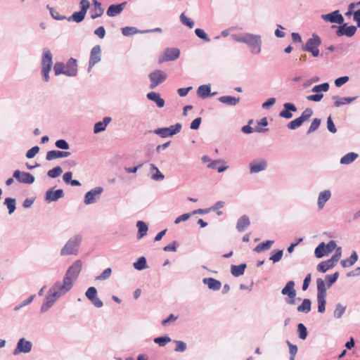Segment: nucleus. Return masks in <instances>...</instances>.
Returning a JSON list of instances; mask_svg holds the SVG:
<instances>
[{
    "mask_svg": "<svg viewBox=\"0 0 360 360\" xmlns=\"http://www.w3.org/2000/svg\"><path fill=\"white\" fill-rule=\"evenodd\" d=\"M231 38L237 41L245 44L252 54H259L262 51V36L252 33H243L232 34Z\"/></svg>",
    "mask_w": 360,
    "mask_h": 360,
    "instance_id": "f257e3e1",
    "label": "nucleus"
},
{
    "mask_svg": "<svg viewBox=\"0 0 360 360\" xmlns=\"http://www.w3.org/2000/svg\"><path fill=\"white\" fill-rule=\"evenodd\" d=\"M82 264L80 260H76L67 270L63 278V283L59 282V286L62 290L68 292L73 286L74 281L77 280Z\"/></svg>",
    "mask_w": 360,
    "mask_h": 360,
    "instance_id": "f03ea898",
    "label": "nucleus"
},
{
    "mask_svg": "<svg viewBox=\"0 0 360 360\" xmlns=\"http://www.w3.org/2000/svg\"><path fill=\"white\" fill-rule=\"evenodd\" d=\"M68 292L65 290H62L59 286V281L56 282L53 285L49 290L48 294L46 295L44 302L42 304L40 311L41 313L46 312L56 300L62 295L66 294Z\"/></svg>",
    "mask_w": 360,
    "mask_h": 360,
    "instance_id": "7ed1b4c3",
    "label": "nucleus"
},
{
    "mask_svg": "<svg viewBox=\"0 0 360 360\" xmlns=\"http://www.w3.org/2000/svg\"><path fill=\"white\" fill-rule=\"evenodd\" d=\"M81 241L82 236L80 235H75L71 237L61 249L60 255H77Z\"/></svg>",
    "mask_w": 360,
    "mask_h": 360,
    "instance_id": "20e7f679",
    "label": "nucleus"
},
{
    "mask_svg": "<svg viewBox=\"0 0 360 360\" xmlns=\"http://www.w3.org/2000/svg\"><path fill=\"white\" fill-rule=\"evenodd\" d=\"M53 65V56L51 51L47 49H43L41 58V74L43 79L45 82L49 81V72Z\"/></svg>",
    "mask_w": 360,
    "mask_h": 360,
    "instance_id": "39448f33",
    "label": "nucleus"
},
{
    "mask_svg": "<svg viewBox=\"0 0 360 360\" xmlns=\"http://www.w3.org/2000/svg\"><path fill=\"white\" fill-rule=\"evenodd\" d=\"M321 44V39L320 37L316 34H313L312 37L302 46V49L304 51L311 52L314 57H318L320 55L319 46Z\"/></svg>",
    "mask_w": 360,
    "mask_h": 360,
    "instance_id": "423d86ee",
    "label": "nucleus"
},
{
    "mask_svg": "<svg viewBox=\"0 0 360 360\" xmlns=\"http://www.w3.org/2000/svg\"><path fill=\"white\" fill-rule=\"evenodd\" d=\"M342 256V248L338 247L336 248V251L335 254L331 257V258L321 262L317 266V270L320 272L325 273L328 269L333 268L337 262L340 260Z\"/></svg>",
    "mask_w": 360,
    "mask_h": 360,
    "instance_id": "0eeeda50",
    "label": "nucleus"
},
{
    "mask_svg": "<svg viewBox=\"0 0 360 360\" xmlns=\"http://www.w3.org/2000/svg\"><path fill=\"white\" fill-rule=\"evenodd\" d=\"M294 286V281H290L281 290V293L283 295L288 296V298L285 300V302L290 305L295 304L296 302V290H295Z\"/></svg>",
    "mask_w": 360,
    "mask_h": 360,
    "instance_id": "6e6552de",
    "label": "nucleus"
},
{
    "mask_svg": "<svg viewBox=\"0 0 360 360\" xmlns=\"http://www.w3.org/2000/svg\"><path fill=\"white\" fill-rule=\"evenodd\" d=\"M150 81V88L154 89L167 79V74L160 70H156L148 75Z\"/></svg>",
    "mask_w": 360,
    "mask_h": 360,
    "instance_id": "1a4fd4ad",
    "label": "nucleus"
},
{
    "mask_svg": "<svg viewBox=\"0 0 360 360\" xmlns=\"http://www.w3.org/2000/svg\"><path fill=\"white\" fill-rule=\"evenodd\" d=\"M103 191V188L98 186L86 192L84 195V203L86 205L95 203L99 200Z\"/></svg>",
    "mask_w": 360,
    "mask_h": 360,
    "instance_id": "9d476101",
    "label": "nucleus"
},
{
    "mask_svg": "<svg viewBox=\"0 0 360 360\" xmlns=\"http://www.w3.org/2000/svg\"><path fill=\"white\" fill-rule=\"evenodd\" d=\"M179 55L180 51L177 48H167L165 50L163 55L160 57L159 63L175 60Z\"/></svg>",
    "mask_w": 360,
    "mask_h": 360,
    "instance_id": "9b49d317",
    "label": "nucleus"
},
{
    "mask_svg": "<svg viewBox=\"0 0 360 360\" xmlns=\"http://www.w3.org/2000/svg\"><path fill=\"white\" fill-rule=\"evenodd\" d=\"M101 49L99 45L94 46L90 53V59L89 61V67H88V71L89 72L91 68L97 63H98L101 59Z\"/></svg>",
    "mask_w": 360,
    "mask_h": 360,
    "instance_id": "f8f14e48",
    "label": "nucleus"
},
{
    "mask_svg": "<svg viewBox=\"0 0 360 360\" xmlns=\"http://www.w3.org/2000/svg\"><path fill=\"white\" fill-rule=\"evenodd\" d=\"M85 295L96 307L101 308L103 306V302L97 297V290L95 287H89Z\"/></svg>",
    "mask_w": 360,
    "mask_h": 360,
    "instance_id": "ddd939ff",
    "label": "nucleus"
},
{
    "mask_svg": "<svg viewBox=\"0 0 360 360\" xmlns=\"http://www.w3.org/2000/svg\"><path fill=\"white\" fill-rule=\"evenodd\" d=\"M32 344L30 341L26 340L25 338H21L18 340L17 346L13 350V354L17 355L21 352L28 353L31 351Z\"/></svg>",
    "mask_w": 360,
    "mask_h": 360,
    "instance_id": "4468645a",
    "label": "nucleus"
},
{
    "mask_svg": "<svg viewBox=\"0 0 360 360\" xmlns=\"http://www.w3.org/2000/svg\"><path fill=\"white\" fill-rule=\"evenodd\" d=\"M321 18L326 22L342 24L344 22V18L342 14L340 13L338 10L333 11L328 14H323L321 15Z\"/></svg>",
    "mask_w": 360,
    "mask_h": 360,
    "instance_id": "2eb2a0df",
    "label": "nucleus"
},
{
    "mask_svg": "<svg viewBox=\"0 0 360 360\" xmlns=\"http://www.w3.org/2000/svg\"><path fill=\"white\" fill-rule=\"evenodd\" d=\"M356 31V27L354 25L347 26V23H342L338 27L336 35L338 37L346 36L351 37L354 35Z\"/></svg>",
    "mask_w": 360,
    "mask_h": 360,
    "instance_id": "dca6fc26",
    "label": "nucleus"
},
{
    "mask_svg": "<svg viewBox=\"0 0 360 360\" xmlns=\"http://www.w3.org/2000/svg\"><path fill=\"white\" fill-rule=\"evenodd\" d=\"M63 196L64 192L63 189L53 191V188H50L45 193V200L47 202H56Z\"/></svg>",
    "mask_w": 360,
    "mask_h": 360,
    "instance_id": "f3484780",
    "label": "nucleus"
},
{
    "mask_svg": "<svg viewBox=\"0 0 360 360\" xmlns=\"http://www.w3.org/2000/svg\"><path fill=\"white\" fill-rule=\"evenodd\" d=\"M65 75L68 77L76 76L77 74V60L73 58H70L65 66Z\"/></svg>",
    "mask_w": 360,
    "mask_h": 360,
    "instance_id": "a211bd4d",
    "label": "nucleus"
},
{
    "mask_svg": "<svg viewBox=\"0 0 360 360\" xmlns=\"http://www.w3.org/2000/svg\"><path fill=\"white\" fill-rule=\"evenodd\" d=\"M267 167V162L264 160L260 161H252L250 163V174L259 173Z\"/></svg>",
    "mask_w": 360,
    "mask_h": 360,
    "instance_id": "6ab92c4d",
    "label": "nucleus"
},
{
    "mask_svg": "<svg viewBox=\"0 0 360 360\" xmlns=\"http://www.w3.org/2000/svg\"><path fill=\"white\" fill-rule=\"evenodd\" d=\"M127 5V2H122L119 4H112L110 5L106 12V14L109 17H115L119 14H120L122 11L124 9Z\"/></svg>",
    "mask_w": 360,
    "mask_h": 360,
    "instance_id": "aec40b11",
    "label": "nucleus"
},
{
    "mask_svg": "<svg viewBox=\"0 0 360 360\" xmlns=\"http://www.w3.org/2000/svg\"><path fill=\"white\" fill-rule=\"evenodd\" d=\"M284 109L279 113V116L285 119H290L292 117L291 112H296L297 107L291 103H285L283 104Z\"/></svg>",
    "mask_w": 360,
    "mask_h": 360,
    "instance_id": "412c9836",
    "label": "nucleus"
},
{
    "mask_svg": "<svg viewBox=\"0 0 360 360\" xmlns=\"http://www.w3.org/2000/svg\"><path fill=\"white\" fill-rule=\"evenodd\" d=\"M70 155V152L53 150L47 152L46 155V160L48 161H51L58 158H67Z\"/></svg>",
    "mask_w": 360,
    "mask_h": 360,
    "instance_id": "4be33fe9",
    "label": "nucleus"
},
{
    "mask_svg": "<svg viewBox=\"0 0 360 360\" xmlns=\"http://www.w3.org/2000/svg\"><path fill=\"white\" fill-rule=\"evenodd\" d=\"M331 198V192L330 190H324L319 193L317 200V205L319 209L321 210L324 207L327 201Z\"/></svg>",
    "mask_w": 360,
    "mask_h": 360,
    "instance_id": "5701e85b",
    "label": "nucleus"
},
{
    "mask_svg": "<svg viewBox=\"0 0 360 360\" xmlns=\"http://www.w3.org/2000/svg\"><path fill=\"white\" fill-rule=\"evenodd\" d=\"M92 4L94 5V8H91L90 11L91 18L96 19L103 14L104 9L102 8L101 3L96 0H93Z\"/></svg>",
    "mask_w": 360,
    "mask_h": 360,
    "instance_id": "b1692460",
    "label": "nucleus"
},
{
    "mask_svg": "<svg viewBox=\"0 0 360 360\" xmlns=\"http://www.w3.org/2000/svg\"><path fill=\"white\" fill-rule=\"evenodd\" d=\"M210 91V84H203L198 88L197 95L200 98H205L217 94V92L211 93Z\"/></svg>",
    "mask_w": 360,
    "mask_h": 360,
    "instance_id": "393cba45",
    "label": "nucleus"
},
{
    "mask_svg": "<svg viewBox=\"0 0 360 360\" xmlns=\"http://www.w3.org/2000/svg\"><path fill=\"white\" fill-rule=\"evenodd\" d=\"M202 283L207 285L209 289L217 291L221 287V283L219 281L213 278H205L202 279Z\"/></svg>",
    "mask_w": 360,
    "mask_h": 360,
    "instance_id": "a878e982",
    "label": "nucleus"
},
{
    "mask_svg": "<svg viewBox=\"0 0 360 360\" xmlns=\"http://www.w3.org/2000/svg\"><path fill=\"white\" fill-rule=\"evenodd\" d=\"M357 98V96L354 97H339L338 96H333V99L335 100L334 105L337 108L341 105L349 104Z\"/></svg>",
    "mask_w": 360,
    "mask_h": 360,
    "instance_id": "bb28decb",
    "label": "nucleus"
},
{
    "mask_svg": "<svg viewBox=\"0 0 360 360\" xmlns=\"http://www.w3.org/2000/svg\"><path fill=\"white\" fill-rule=\"evenodd\" d=\"M150 173L151 174L150 178L153 181H161L165 179V175L154 164L150 165Z\"/></svg>",
    "mask_w": 360,
    "mask_h": 360,
    "instance_id": "cd10ccee",
    "label": "nucleus"
},
{
    "mask_svg": "<svg viewBox=\"0 0 360 360\" xmlns=\"http://www.w3.org/2000/svg\"><path fill=\"white\" fill-rule=\"evenodd\" d=\"M219 101L223 104L230 106H235L240 102V98L231 96H222L218 98Z\"/></svg>",
    "mask_w": 360,
    "mask_h": 360,
    "instance_id": "c85d7f7f",
    "label": "nucleus"
},
{
    "mask_svg": "<svg viewBox=\"0 0 360 360\" xmlns=\"http://www.w3.org/2000/svg\"><path fill=\"white\" fill-rule=\"evenodd\" d=\"M111 117H105L103 119V121L96 122L94 127V132L95 134H98L101 131H103L105 129L107 125L111 122Z\"/></svg>",
    "mask_w": 360,
    "mask_h": 360,
    "instance_id": "c756f323",
    "label": "nucleus"
},
{
    "mask_svg": "<svg viewBox=\"0 0 360 360\" xmlns=\"http://www.w3.org/2000/svg\"><path fill=\"white\" fill-rule=\"evenodd\" d=\"M250 224L248 216L244 214L240 217L236 224V229L239 232L244 231L245 229Z\"/></svg>",
    "mask_w": 360,
    "mask_h": 360,
    "instance_id": "7c9ffc66",
    "label": "nucleus"
},
{
    "mask_svg": "<svg viewBox=\"0 0 360 360\" xmlns=\"http://www.w3.org/2000/svg\"><path fill=\"white\" fill-rule=\"evenodd\" d=\"M148 99L154 101L158 107L163 108L165 105V101L160 97V94L151 91L147 94Z\"/></svg>",
    "mask_w": 360,
    "mask_h": 360,
    "instance_id": "2f4dec72",
    "label": "nucleus"
},
{
    "mask_svg": "<svg viewBox=\"0 0 360 360\" xmlns=\"http://www.w3.org/2000/svg\"><path fill=\"white\" fill-rule=\"evenodd\" d=\"M358 158V154L354 152H350L340 158V163L341 165H347L353 162Z\"/></svg>",
    "mask_w": 360,
    "mask_h": 360,
    "instance_id": "473e14b6",
    "label": "nucleus"
},
{
    "mask_svg": "<svg viewBox=\"0 0 360 360\" xmlns=\"http://www.w3.org/2000/svg\"><path fill=\"white\" fill-rule=\"evenodd\" d=\"M246 267V264H241L240 265H231V273L235 277L240 276L244 274Z\"/></svg>",
    "mask_w": 360,
    "mask_h": 360,
    "instance_id": "72a5a7b5",
    "label": "nucleus"
},
{
    "mask_svg": "<svg viewBox=\"0 0 360 360\" xmlns=\"http://www.w3.org/2000/svg\"><path fill=\"white\" fill-rule=\"evenodd\" d=\"M136 226L138 228L137 238L141 239L147 234L148 225L143 221H138Z\"/></svg>",
    "mask_w": 360,
    "mask_h": 360,
    "instance_id": "f704fd0d",
    "label": "nucleus"
},
{
    "mask_svg": "<svg viewBox=\"0 0 360 360\" xmlns=\"http://www.w3.org/2000/svg\"><path fill=\"white\" fill-rule=\"evenodd\" d=\"M311 302L309 299L305 298L303 300L302 304L297 307V311L299 312H302L304 314H307L311 311Z\"/></svg>",
    "mask_w": 360,
    "mask_h": 360,
    "instance_id": "c9c22d12",
    "label": "nucleus"
},
{
    "mask_svg": "<svg viewBox=\"0 0 360 360\" xmlns=\"http://www.w3.org/2000/svg\"><path fill=\"white\" fill-rule=\"evenodd\" d=\"M317 297H326V288L325 282L322 278H317Z\"/></svg>",
    "mask_w": 360,
    "mask_h": 360,
    "instance_id": "e433bc0d",
    "label": "nucleus"
},
{
    "mask_svg": "<svg viewBox=\"0 0 360 360\" xmlns=\"http://www.w3.org/2000/svg\"><path fill=\"white\" fill-rule=\"evenodd\" d=\"M358 259L357 254L355 251H353L350 257L347 259H343L341 261V265L342 267H348L353 265Z\"/></svg>",
    "mask_w": 360,
    "mask_h": 360,
    "instance_id": "4c0bfd02",
    "label": "nucleus"
},
{
    "mask_svg": "<svg viewBox=\"0 0 360 360\" xmlns=\"http://www.w3.org/2000/svg\"><path fill=\"white\" fill-rule=\"evenodd\" d=\"M274 243V240H266L258 244L255 248L254 251L256 252H261L262 251L268 250Z\"/></svg>",
    "mask_w": 360,
    "mask_h": 360,
    "instance_id": "58836bf2",
    "label": "nucleus"
},
{
    "mask_svg": "<svg viewBox=\"0 0 360 360\" xmlns=\"http://www.w3.org/2000/svg\"><path fill=\"white\" fill-rule=\"evenodd\" d=\"M34 180L35 178L32 174L29 172H22V174L20 177V179H19V182L26 184H32V183H34Z\"/></svg>",
    "mask_w": 360,
    "mask_h": 360,
    "instance_id": "ea45409f",
    "label": "nucleus"
},
{
    "mask_svg": "<svg viewBox=\"0 0 360 360\" xmlns=\"http://www.w3.org/2000/svg\"><path fill=\"white\" fill-rule=\"evenodd\" d=\"M4 205L8 210V214H11L16 209V200L15 198H6L4 200Z\"/></svg>",
    "mask_w": 360,
    "mask_h": 360,
    "instance_id": "a19ab883",
    "label": "nucleus"
},
{
    "mask_svg": "<svg viewBox=\"0 0 360 360\" xmlns=\"http://www.w3.org/2000/svg\"><path fill=\"white\" fill-rule=\"evenodd\" d=\"M63 173V169L60 166H56L51 169H49L47 172V176L49 178L55 179L60 176Z\"/></svg>",
    "mask_w": 360,
    "mask_h": 360,
    "instance_id": "79ce46f5",
    "label": "nucleus"
},
{
    "mask_svg": "<svg viewBox=\"0 0 360 360\" xmlns=\"http://www.w3.org/2000/svg\"><path fill=\"white\" fill-rule=\"evenodd\" d=\"M137 33H143V31L139 30L134 27H124L122 28V34L124 36H131Z\"/></svg>",
    "mask_w": 360,
    "mask_h": 360,
    "instance_id": "37998d69",
    "label": "nucleus"
},
{
    "mask_svg": "<svg viewBox=\"0 0 360 360\" xmlns=\"http://www.w3.org/2000/svg\"><path fill=\"white\" fill-rule=\"evenodd\" d=\"M134 269L141 271L147 268L146 259L144 257H141L133 264Z\"/></svg>",
    "mask_w": 360,
    "mask_h": 360,
    "instance_id": "c03bdc74",
    "label": "nucleus"
},
{
    "mask_svg": "<svg viewBox=\"0 0 360 360\" xmlns=\"http://www.w3.org/2000/svg\"><path fill=\"white\" fill-rule=\"evenodd\" d=\"M315 256L317 258H321L325 255H327L326 250L325 248V243L323 242L321 243L315 249L314 251Z\"/></svg>",
    "mask_w": 360,
    "mask_h": 360,
    "instance_id": "a18cd8bd",
    "label": "nucleus"
},
{
    "mask_svg": "<svg viewBox=\"0 0 360 360\" xmlns=\"http://www.w3.org/2000/svg\"><path fill=\"white\" fill-rule=\"evenodd\" d=\"M86 14L82 11L75 12L68 18V21H75L76 22H81L85 18Z\"/></svg>",
    "mask_w": 360,
    "mask_h": 360,
    "instance_id": "49530a36",
    "label": "nucleus"
},
{
    "mask_svg": "<svg viewBox=\"0 0 360 360\" xmlns=\"http://www.w3.org/2000/svg\"><path fill=\"white\" fill-rule=\"evenodd\" d=\"M148 132L159 135L162 138L171 136L167 127L158 128L153 131L150 130Z\"/></svg>",
    "mask_w": 360,
    "mask_h": 360,
    "instance_id": "de8ad7c7",
    "label": "nucleus"
},
{
    "mask_svg": "<svg viewBox=\"0 0 360 360\" xmlns=\"http://www.w3.org/2000/svg\"><path fill=\"white\" fill-rule=\"evenodd\" d=\"M346 310V307L342 305L340 303H338L335 306V309L333 312V316L336 319H340L344 314Z\"/></svg>",
    "mask_w": 360,
    "mask_h": 360,
    "instance_id": "09e8293b",
    "label": "nucleus"
},
{
    "mask_svg": "<svg viewBox=\"0 0 360 360\" xmlns=\"http://www.w3.org/2000/svg\"><path fill=\"white\" fill-rule=\"evenodd\" d=\"M172 341V339L167 336H160L154 339V342L159 345L160 347L165 346L167 343Z\"/></svg>",
    "mask_w": 360,
    "mask_h": 360,
    "instance_id": "8fccbe9b",
    "label": "nucleus"
},
{
    "mask_svg": "<svg viewBox=\"0 0 360 360\" xmlns=\"http://www.w3.org/2000/svg\"><path fill=\"white\" fill-rule=\"evenodd\" d=\"M328 89H329V84L327 82H325V83L314 86L312 88L311 91L314 92V93L319 94L321 91L326 92L328 91Z\"/></svg>",
    "mask_w": 360,
    "mask_h": 360,
    "instance_id": "3c124183",
    "label": "nucleus"
},
{
    "mask_svg": "<svg viewBox=\"0 0 360 360\" xmlns=\"http://www.w3.org/2000/svg\"><path fill=\"white\" fill-rule=\"evenodd\" d=\"M303 122H304L301 119L300 117H299L295 119L294 120L290 122L288 124L287 127L289 129L293 130V129H295L300 127L302 124Z\"/></svg>",
    "mask_w": 360,
    "mask_h": 360,
    "instance_id": "603ef678",
    "label": "nucleus"
},
{
    "mask_svg": "<svg viewBox=\"0 0 360 360\" xmlns=\"http://www.w3.org/2000/svg\"><path fill=\"white\" fill-rule=\"evenodd\" d=\"M297 332L299 334V338L301 340H305L307 337V330L305 326L303 323H299L297 325Z\"/></svg>",
    "mask_w": 360,
    "mask_h": 360,
    "instance_id": "864d4df0",
    "label": "nucleus"
},
{
    "mask_svg": "<svg viewBox=\"0 0 360 360\" xmlns=\"http://www.w3.org/2000/svg\"><path fill=\"white\" fill-rule=\"evenodd\" d=\"M179 18H180L181 22L183 25L188 26L189 28H193L194 27V22H193V20H192L191 19L187 18L185 15L184 13H182L180 15Z\"/></svg>",
    "mask_w": 360,
    "mask_h": 360,
    "instance_id": "5fc2aeb1",
    "label": "nucleus"
},
{
    "mask_svg": "<svg viewBox=\"0 0 360 360\" xmlns=\"http://www.w3.org/2000/svg\"><path fill=\"white\" fill-rule=\"evenodd\" d=\"M53 70L56 75H59L60 74L65 75V66L61 62H57L55 63Z\"/></svg>",
    "mask_w": 360,
    "mask_h": 360,
    "instance_id": "6e6d98bb",
    "label": "nucleus"
},
{
    "mask_svg": "<svg viewBox=\"0 0 360 360\" xmlns=\"http://www.w3.org/2000/svg\"><path fill=\"white\" fill-rule=\"evenodd\" d=\"M321 124V119L319 118H314L311 123L310 127H309L307 130V134H309L314 131H315L320 126Z\"/></svg>",
    "mask_w": 360,
    "mask_h": 360,
    "instance_id": "4d7b16f0",
    "label": "nucleus"
},
{
    "mask_svg": "<svg viewBox=\"0 0 360 360\" xmlns=\"http://www.w3.org/2000/svg\"><path fill=\"white\" fill-rule=\"evenodd\" d=\"M47 8L49 10L50 14L53 19L57 20H63L66 19L65 15H60L58 11H56L53 8L50 7L49 5H47Z\"/></svg>",
    "mask_w": 360,
    "mask_h": 360,
    "instance_id": "13d9d810",
    "label": "nucleus"
},
{
    "mask_svg": "<svg viewBox=\"0 0 360 360\" xmlns=\"http://www.w3.org/2000/svg\"><path fill=\"white\" fill-rule=\"evenodd\" d=\"M326 297H317L318 311L323 313L326 311Z\"/></svg>",
    "mask_w": 360,
    "mask_h": 360,
    "instance_id": "bf43d9fd",
    "label": "nucleus"
},
{
    "mask_svg": "<svg viewBox=\"0 0 360 360\" xmlns=\"http://www.w3.org/2000/svg\"><path fill=\"white\" fill-rule=\"evenodd\" d=\"M181 124L180 123H176L174 125H171L169 127H167L169 132L170 134V136H172L176 134H178L181 129Z\"/></svg>",
    "mask_w": 360,
    "mask_h": 360,
    "instance_id": "052dcab7",
    "label": "nucleus"
},
{
    "mask_svg": "<svg viewBox=\"0 0 360 360\" xmlns=\"http://www.w3.org/2000/svg\"><path fill=\"white\" fill-rule=\"evenodd\" d=\"M195 34L200 39L204 40L205 41L209 42L210 41V37L207 36V34L205 32V31L202 29L197 28L195 30Z\"/></svg>",
    "mask_w": 360,
    "mask_h": 360,
    "instance_id": "680f3d73",
    "label": "nucleus"
},
{
    "mask_svg": "<svg viewBox=\"0 0 360 360\" xmlns=\"http://www.w3.org/2000/svg\"><path fill=\"white\" fill-rule=\"evenodd\" d=\"M274 254L270 257L269 259L273 261L274 263H276L281 259L283 255V250H274Z\"/></svg>",
    "mask_w": 360,
    "mask_h": 360,
    "instance_id": "e2e57ef3",
    "label": "nucleus"
},
{
    "mask_svg": "<svg viewBox=\"0 0 360 360\" xmlns=\"http://www.w3.org/2000/svg\"><path fill=\"white\" fill-rule=\"evenodd\" d=\"M112 269L110 268L105 269L99 276H96V280L104 281L110 278Z\"/></svg>",
    "mask_w": 360,
    "mask_h": 360,
    "instance_id": "0e129e2a",
    "label": "nucleus"
},
{
    "mask_svg": "<svg viewBox=\"0 0 360 360\" xmlns=\"http://www.w3.org/2000/svg\"><path fill=\"white\" fill-rule=\"evenodd\" d=\"M174 342L176 344V347L174 349L175 352H183L187 348L186 344L184 342H183V341H181V340H174Z\"/></svg>",
    "mask_w": 360,
    "mask_h": 360,
    "instance_id": "69168bd1",
    "label": "nucleus"
},
{
    "mask_svg": "<svg viewBox=\"0 0 360 360\" xmlns=\"http://www.w3.org/2000/svg\"><path fill=\"white\" fill-rule=\"evenodd\" d=\"M55 146L57 148L63 150H68L70 148L69 143L64 139L57 140L55 143Z\"/></svg>",
    "mask_w": 360,
    "mask_h": 360,
    "instance_id": "338daca9",
    "label": "nucleus"
},
{
    "mask_svg": "<svg viewBox=\"0 0 360 360\" xmlns=\"http://www.w3.org/2000/svg\"><path fill=\"white\" fill-rule=\"evenodd\" d=\"M39 151V147L36 146L28 150L26 153V158L31 159L33 158Z\"/></svg>",
    "mask_w": 360,
    "mask_h": 360,
    "instance_id": "774afa93",
    "label": "nucleus"
}]
</instances>
